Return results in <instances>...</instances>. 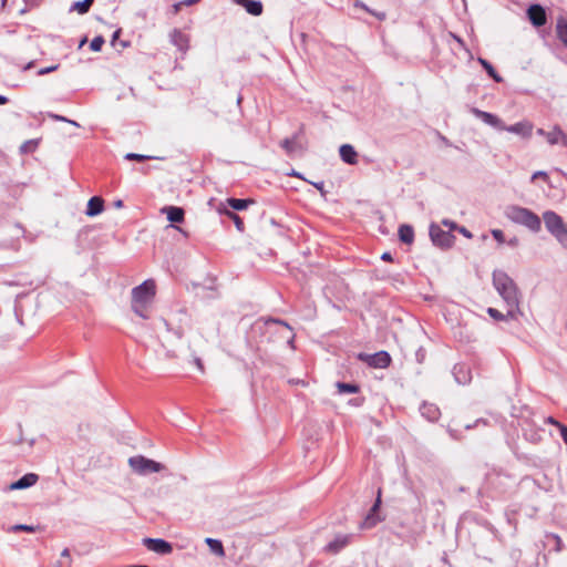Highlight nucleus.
<instances>
[{
	"mask_svg": "<svg viewBox=\"0 0 567 567\" xmlns=\"http://www.w3.org/2000/svg\"><path fill=\"white\" fill-rule=\"evenodd\" d=\"M546 140L550 145L560 143L567 147V134L558 125H555L550 132H547Z\"/></svg>",
	"mask_w": 567,
	"mask_h": 567,
	"instance_id": "nucleus-18",
	"label": "nucleus"
},
{
	"mask_svg": "<svg viewBox=\"0 0 567 567\" xmlns=\"http://www.w3.org/2000/svg\"><path fill=\"white\" fill-rule=\"evenodd\" d=\"M189 316L183 309H179L171 319H161L168 332H172L177 339H182L185 330L189 328Z\"/></svg>",
	"mask_w": 567,
	"mask_h": 567,
	"instance_id": "nucleus-3",
	"label": "nucleus"
},
{
	"mask_svg": "<svg viewBox=\"0 0 567 567\" xmlns=\"http://www.w3.org/2000/svg\"><path fill=\"white\" fill-rule=\"evenodd\" d=\"M471 112L473 115H475L477 118L482 120L485 124L496 128V130H503L505 127V123L496 115L482 111L476 107H472Z\"/></svg>",
	"mask_w": 567,
	"mask_h": 567,
	"instance_id": "nucleus-13",
	"label": "nucleus"
},
{
	"mask_svg": "<svg viewBox=\"0 0 567 567\" xmlns=\"http://www.w3.org/2000/svg\"><path fill=\"white\" fill-rule=\"evenodd\" d=\"M506 244L513 248L517 247L519 244V240L517 237H513L509 240L506 241Z\"/></svg>",
	"mask_w": 567,
	"mask_h": 567,
	"instance_id": "nucleus-51",
	"label": "nucleus"
},
{
	"mask_svg": "<svg viewBox=\"0 0 567 567\" xmlns=\"http://www.w3.org/2000/svg\"><path fill=\"white\" fill-rule=\"evenodd\" d=\"M337 388L340 393H357L359 392V385L354 383L337 382Z\"/></svg>",
	"mask_w": 567,
	"mask_h": 567,
	"instance_id": "nucleus-34",
	"label": "nucleus"
},
{
	"mask_svg": "<svg viewBox=\"0 0 567 567\" xmlns=\"http://www.w3.org/2000/svg\"><path fill=\"white\" fill-rule=\"evenodd\" d=\"M502 131L519 135L523 138H529L533 132V124L528 121H522L513 125L505 124V127H503Z\"/></svg>",
	"mask_w": 567,
	"mask_h": 567,
	"instance_id": "nucleus-15",
	"label": "nucleus"
},
{
	"mask_svg": "<svg viewBox=\"0 0 567 567\" xmlns=\"http://www.w3.org/2000/svg\"><path fill=\"white\" fill-rule=\"evenodd\" d=\"M487 313L491 318H493L494 320H497V321L511 319L509 316H507V313L504 315L501 311H498L497 309L492 308V307L487 308Z\"/></svg>",
	"mask_w": 567,
	"mask_h": 567,
	"instance_id": "nucleus-38",
	"label": "nucleus"
},
{
	"mask_svg": "<svg viewBox=\"0 0 567 567\" xmlns=\"http://www.w3.org/2000/svg\"><path fill=\"white\" fill-rule=\"evenodd\" d=\"M37 528L38 527L32 526V525L17 524V525L10 526L9 532H12V533H18V532L33 533V532H35Z\"/></svg>",
	"mask_w": 567,
	"mask_h": 567,
	"instance_id": "nucleus-35",
	"label": "nucleus"
},
{
	"mask_svg": "<svg viewBox=\"0 0 567 567\" xmlns=\"http://www.w3.org/2000/svg\"><path fill=\"white\" fill-rule=\"evenodd\" d=\"M115 206L116 207H122L123 206V202L121 199L115 202Z\"/></svg>",
	"mask_w": 567,
	"mask_h": 567,
	"instance_id": "nucleus-62",
	"label": "nucleus"
},
{
	"mask_svg": "<svg viewBox=\"0 0 567 567\" xmlns=\"http://www.w3.org/2000/svg\"><path fill=\"white\" fill-rule=\"evenodd\" d=\"M265 326L267 327H271V326H281L286 329V331L288 332V336H287V342L288 344L291 347V348H295V333L292 332V328L289 326V323H287L286 321L281 320V319H275V318H268L266 321H265Z\"/></svg>",
	"mask_w": 567,
	"mask_h": 567,
	"instance_id": "nucleus-23",
	"label": "nucleus"
},
{
	"mask_svg": "<svg viewBox=\"0 0 567 567\" xmlns=\"http://www.w3.org/2000/svg\"><path fill=\"white\" fill-rule=\"evenodd\" d=\"M559 244L567 248V225L555 236Z\"/></svg>",
	"mask_w": 567,
	"mask_h": 567,
	"instance_id": "nucleus-42",
	"label": "nucleus"
},
{
	"mask_svg": "<svg viewBox=\"0 0 567 567\" xmlns=\"http://www.w3.org/2000/svg\"><path fill=\"white\" fill-rule=\"evenodd\" d=\"M504 214L514 224L522 225L533 233H538L542 229L540 218L528 208L511 205L506 207Z\"/></svg>",
	"mask_w": 567,
	"mask_h": 567,
	"instance_id": "nucleus-2",
	"label": "nucleus"
},
{
	"mask_svg": "<svg viewBox=\"0 0 567 567\" xmlns=\"http://www.w3.org/2000/svg\"><path fill=\"white\" fill-rule=\"evenodd\" d=\"M399 238L404 244H412L414 240V230L413 227L410 225H401L399 227Z\"/></svg>",
	"mask_w": 567,
	"mask_h": 567,
	"instance_id": "nucleus-26",
	"label": "nucleus"
},
{
	"mask_svg": "<svg viewBox=\"0 0 567 567\" xmlns=\"http://www.w3.org/2000/svg\"><path fill=\"white\" fill-rule=\"evenodd\" d=\"M548 422H549V423H551V424H555V425H556V423H558V422H557V421H555L553 417H549V419H548Z\"/></svg>",
	"mask_w": 567,
	"mask_h": 567,
	"instance_id": "nucleus-64",
	"label": "nucleus"
},
{
	"mask_svg": "<svg viewBox=\"0 0 567 567\" xmlns=\"http://www.w3.org/2000/svg\"><path fill=\"white\" fill-rule=\"evenodd\" d=\"M556 426L559 429L563 441L567 444V426L561 423H556Z\"/></svg>",
	"mask_w": 567,
	"mask_h": 567,
	"instance_id": "nucleus-45",
	"label": "nucleus"
},
{
	"mask_svg": "<svg viewBox=\"0 0 567 567\" xmlns=\"http://www.w3.org/2000/svg\"><path fill=\"white\" fill-rule=\"evenodd\" d=\"M128 465L135 473L140 475L161 472L164 468L162 463L147 458L143 455L130 457Z\"/></svg>",
	"mask_w": 567,
	"mask_h": 567,
	"instance_id": "nucleus-4",
	"label": "nucleus"
},
{
	"mask_svg": "<svg viewBox=\"0 0 567 567\" xmlns=\"http://www.w3.org/2000/svg\"><path fill=\"white\" fill-rule=\"evenodd\" d=\"M302 133V128L299 132L295 133L291 137H287L280 142V146L284 148L288 156H292L296 152H305L306 146L300 142V135Z\"/></svg>",
	"mask_w": 567,
	"mask_h": 567,
	"instance_id": "nucleus-11",
	"label": "nucleus"
},
{
	"mask_svg": "<svg viewBox=\"0 0 567 567\" xmlns=\"http://www.w3.org/2000/svg\"><path fill=\"white\" fill-rule=\"evenodd\" d=\"M59 69V64H54V65H51V66H48V68H42L38 71V74L39 75H44V74H49L51 72H54Z\"/></svg>",
	"mask_w": 567,
	"mask_h": 567,
	"instance_id": "nucleus-44",
	"label": "nucleus"
},
{
	"mask_svg": "<svg viewBox=\"0 0 567 567\" xmlns=\"http://www.w3.org/2000/svg\"><path fill=\"white\" fill-rule=\"evenodd\" d=\"M225 215H226L227 217H229V218L234 221V224H235L236 228H237L240 233H243V231L245 230V224H244V220L241 219V217H240L239 215H237V214H236V213H234L233 210H225Z\"/></svg>",
	"mask_w": 567,
	"mask_h": 567,
	"instance_id": "nucleus-33",
	"label": "nucleus"
},
{
	"mask_svg": "<svg viewBox=\"0 0 567 567\" xmlns=\"http://www.w3.org/2000/svg\"><path fill=\"white\" fill-rule=\"evenodd\" d=\"M93 2L94 0L76 1L71 6L70 11H76L79 14H85L90 11Z\"/></svg>",
	"mask_w": 567,
	"mask_h": 567,
	"instance_id": "nucleus-32",
	"label": "nucleus"
},
{
	"mask_svg": "<svg viewBox=\"0 0 567 567\" xmlns=\"http://www.w3.org/2000/svg\"><path fill=\"white\" fill-rule=\"evenodd\" d=\"M493 286L507 306V316L517 320L523 315L519 308L520 292L516 282L504 270L496 269L492 274Z\"/></svg>",
	"mask_w": 567,
	"mask_h": 567,
	"instance_id": "nucleus-1",
	"label": "nucleus"
},
{
	"mask_svg": "<svg viewBox=\"0 0 567 567\" xmlns=\"http://www.w3.org/2000/svg\"><path fill=\"white\" fill-rule=\"evenodd\" d=\"M145 308H146V305H144V303H135V302H132V309H133V311H134L137 316H140V317H142V318H144V319H145V318H147V315L145 313Z\"/></svg>",
	"mask_w": 567,
	"mask_h": 567,
	"instance_id": "nucleus-41",
	"label": "nucleus"
},
{
	"mask_svg": "<svg viewBox=\"0 0 567 567\" xmlns=\"http://www.w3.org/2000/svg\"><path fill=\"white\" fill-rule=\"evenodd\" d=\"M456 230H458V233H461L466 238H472L473 237L472 233L467 228H465L463 226H457Z\"/></svg>",
	"mask_w": 567,
	"mask_h": 567,
	"instance_id": "nucleus-48",
	"label": "nucleus"
},
{
	"mask_svg": "<svg viewBox=\"0 0 567 567\" xmlns=\"http://www.w3.org/2000/svg\"><path fill=\"white\" fill-rule=\"evenodd\" d=\"M480 423H483L484 425H486V424H487L486 420H484V419H478V420H476V421H475V423H474V424H466V425H465V429H466V430H471V429H473V427L477 426Z\"/></svg>",
	"mask_w": 567,
	"mask_h": 567,
	"instance_id": "nucleus-49",
	"label": "nucleus"
},
{
	"mask_svg": "<svg viewBox=\"0 0 567 567\" xmlns=\"http://www.w3.org/2000/svg\"><path fill=\"white\" fill-rule=\"evenodd\" d=\"M381 506V489L379 488L377 499L373 506L370 508L369 513L365 515L364 519L360 524L361 529H370L374 527L379 522H381V517L379 515V509Z\"/></svg>",
	"mask_w": 567,
	"mask_h": 567,
	"instance_id": "nucleus-8",
	"label": "nucleus"
},
{
	"mask_svg": "<svg viewBox=\"0 0 567 567\" xmlns=\"http://www.w3.org/2000/svg\"><path fill=\"white\" fill-rule=\"evenodd\" d=\"M536 178H543L544 181H548V175L544 171H537L532 175V181H535Z\"/></svg>",
	"mask_w": 567,
	"mask_h": 567,
	"instance_id": "nucleus-47",
	"label": "nucleus"
},
{
	"mask_svg": "<svg viewBox=\"0 0 567 567\" xmlns=\"http://www.w3.org/2000/svg\"><path fill=\"white\" fill-rule=\"evenodd\" d=\"M104 210V199L100 196H93L89 199L85 214L90 217L100 215Z\"/></svg>",
	"mask_w": 567,
	"mask_h": 567,
	"instance_id": "nucleus-20",
	"label": "nucleus"
},
{
	"mask_svg": "<svg viewBox=\"0 0 567 567\" xmlns=\"http://www.w3.org/2000/svg\"><path fill=\"white\" fill-rule=\"evenodd\" d=\"M442 224H443L444 226L449 227V228H450V231H451L452 229H456V228H457V225H456L454 221L449 220V219H444V220L442 221Z\"/></svg>",
	"mask_w": 567,
	"mask_h": 567,
	"instance_id": "nucleus-50",
	"label": "nucleus"
},
{
	"mask_svg": "<svg viewBox=\"0 0 567 567\" xmlns=\"http://www.w3.org/2000/svg\"><path fill=\"white\" fill-rule=\"evenodd\" d=\"M556 34L558 40L567 48V20L564 17L557 19Z\"/></svg>",
	"mask_w": 567,
	"mask_h": 567,
	"instance_id": "nucleus-25",
	"label": "nucleus"
},
{
	"mask_svg": "<svg viewBox=\"0 0 567 567\" xmlns=\"http://www.w3.org/2000/svg\"><path fill=\"white\" fill-rule=\"evenodd\" d=\"M205 543L209 547L210 551L217 555L218 557L225 556V549L223 543L219 539L207 537Z\"/></svg>",
	"mask_w": 567,
	"mask_h": 567,
	"instance_id": "nucleus-29",
	"label": "nucleus"
},
{
	"mask_svg": "<svg viewBox=\"0 0 567 567\" xmlns=\"http://www.w3.org/2000/svg\"><path fill=\"white\" fill-rule=\"evenodd\" d=\"M68 123L74 125V126H79V123H76L75 121H72V120H68L66 121Z\"/></svg>",
	"mask_w": 567,
	"mask_h": 567,
	"instance_id": "nucleus-63",
	"label": "nucleus"
},
{
	"mask_svg": "<svg viewBox=\"0 0 567 567\" xmlns=\"http://www.w3.org/2000/svg\"><path fill=\"white\" fill-rule=\"evenodd\" d=\"M162 213H165L167 216V219L171 223H177L181 224L184 221L185 212L182 207L177 206H165L162 208Z\"/></svg>",
	"mask_w": 567,
	"mask_h": 567,
	"instance_id": "nucleus-21",
	"label": "nucleus"
},
{
	"mask_svg": "<svg viewBox=\"0 0 567 567\" xmlns=\"http://www.w3.org/2000/svg\"><path fill=\"white\" fill-rule=\"evenodd\" d=\"M477 61L495 82L499 83L503 81V78L496 72L494 66L487 60L478 58Z\"/></svg>",
	"mask_w": 567,
	"mask_h": 567,
	"instance_id": "nucleus-31",
	"label": "nucleus"
},
{
	"mask_svg": "<svg viewBox=\"0 0 567 567\" xmlns=\"http://www.w3.org/2000/svg\"><path fill=\"white\" fill-rule=\"evenodd\" d=\"M246 12L254 16L259 17L262 14L264 6L261 1L259 0H249L244 3V7Z\"/></svg>",
	"mask_w": 567,
	"mask_h": 567,
	"instance_id": "nucleus-27",
	"label": "nucleus"
},
{
	"mask_svg": "<svg viewBox=\"0 0 567 567\" xmlns=\"http://www.w3.org/2000/svg\"><path fill=\"white\" fill-rule=\"evenodd\" d=\"M121 30H116L112 35V44H114L115 40L118 38Z\"/></svg>",
	"mask_w": 567,
	"mask_h": 567,
	"instance_id": "nucleus-57",
	"label": "nucleus"
},
{
	"mask_svg": "<svg viewBox=\"0 0 567 567\" xmlns=\"http://www.w3.org/2000/svg\"><path fill=\"white\" fill-rule=\"evenodd\" d=\"M339 155L346 164L355 165L358 163V153L351 144H342Z\"/></svg>",
	"mask_w": 567,
	"mask_h": 567,
	"instance_id": "nucleus-19",
	"label": "nucleus"
},
{
	"mask_svg": "<svg viewBox=\"0 0 567 567\" xmlns=\"http://www.w3.org/2000/svg\"><path fill=\"white\" fill-rule=\"evenodd\" d=\"M51 117L56 120V121H61V122H66L68 121L66 117H64L62 115H56V114H52Z\"/></svg>",
	"mask_w": 567,
	"mask_h": 567,
	"instance_id": "nucleus-54",
	"label": "nucleus"
},
{
	"mask_svg": "<svg viewBox=\"0 0 567 567\" xmlns=\"http://www.w3.org/2000/svg\"><path fill=\"white\" fill-rule=\"evenodd\" d=\"M526 14L529 22L536 28H540L547 22L546 10L538 3L530 4L526 11Z\"/></svg>",
	"mask_w": 567,
	"mask_h": 567,
	"instance_id": "nucleus-10",
	"label": "nucleus"
},
{
	"mask_svg": "<svg viewBox=\"0 0 567 567\" xmlns=\"http://www.w3.org/2000/svg\"><path fill=\"white\" fill-rule=\"evenodd\" d=\"M171 38H172V42L176 47H178L181 50H185L187 48L188 40L182 31L174 29L171 34Z\"/></svg>",
	"mask_w": 567,
	"mask_h": 567,
	"instance_id": "nucleus-30",
	"label": "nucleus"
},
{
	"mask_svg": "<svg viewBox=\"0 0 567 567\" xmlns=\"http://www.w3.org/2000/svg\"><path fill=\"white\" fill-rule=\"evenodd\" d=\"M39 480V476L34 473H28L20 477L18 481L11 483L8 486V489L16 491V489H24L33 486Z\"/></svg>",
	"mask_w": 567,
	"mask_h": 567,
	"instance_id": "nucleus-16",
	"label": "nucleus"
},
{
	"mask_svg": "<svg viewBox=\"0 0 567 567\" xmlns=\"http://www.w3.org/2000/svg\"><path fill=\"white\" fill-rule=\"evenodd\" d=\"M183 7H185V6H184V4H181V1H179V2H177V3H175V4H174V10H175V12H178Z\"/></svg>",
	"mask_w": 567,
	"mask_h": 567,
	"instance_id": "nucleus-58",
	"label": "nucleus"
},
{
	"mask_svg": "<svg viewBox=\"0 0 567 567\" xmlns=\"http://www.w3.org/2000/svg\"><path fill=\"white\" fill-rule=\"evenodd\" d=\"M352 537V534H339L333 538V540L327 544L324 549L328 553L337 554L350 544Z\"/></svg>",
	"mask_w": 567,
	"mask_h": 567,
	"instance_id": "nucleus-14",
	"label": "nucleus"
},
{
	"mask_svg": "<svg viewBox=\"0 0 567 567\" xmlns=\"http://www.w3.org/2000/svg\"><path fill=\"white\" fill-rule=\"evenodd\" d=\"M358 359L365 362L371 368L385 369L391 363V357L386 351H379L373 354L361 352L358 354Z\"/></svg>",
	"mask_w": 567,
	"mask_h": 567,
	"instance_id": "nucleus-7",
	"label": "nucleus"
},
{
	"mask_svg": "<svg viewBox=\"0 0 567 567\" xmlns=\"http://www.w3.org/2000/svg\"><path fill=\"white\" fill-rule=\"evenodd\" d=\"M227 205L234 210H245L249 207V205L254 204V200L250 198H227Z\"/></svg>",
	"mask_w": 567,
	"mask_h": 567,
	"instance_id": "nucleus-24",
	"label": "nucleus"
},
{
	"mask_svg": "<svg viewBox=\"0 0 567 567\" xmlns=\"http://www.w3.org/2000/svg\"><path fill=\"white\" fill-rule=\"evenodd\" d=\"M38 145V142L34 141V140H29V141H25L21 146H20V151L22 153H29V152H32L33 150H35Z\"/></svg>",
	"mask_w": 567,
	"mask_h": 567,
	"instance_id": "nucleus-40",
	"label": "nucleus"
},
{
	"mask_svg": "<svg viewBox=\"0 0 567 567\" xmlns=\"http://www.w3.org/2000/svg\"><path fill=\"white\" fill-rule=\"evenodd\" d=\"M381 259L384 261H392V255L389 251L382 254Z\"/></svg>",
	"mask_w": 567,
	"mask_h": 567,
	"instance_id": "nucleus-53",
	"label": "nucleus"
},
{
	"mask_svg": "<svg viewBox=\"0 0 567 567\" xmlns=\"http://www.w3.org/2000/svg\"><path fill=\"white\" fill-rule=\"evenodd\" d=\"M545 545L551 547L556 553H559L563 549V540L556 534H546Z\"/></svg>",
	"mask_w": 567,
	"mask_h": 567,
	"instance_id": "nucleus-28",
	"label": "nucleus"
},
{
	"mask_svg": "<svg viewBox=\"0 0 567 567\" xmlns=\"http://www.w3.org/2000/svg\"><path fill=\"white\" fill-rule=\"evenodd\" d=\"M425 354H426V351L425 349H423L422 347L419 348L415 352V359L419 363H423L424 359H425Z\"/></svg>",
	"mask_w": 567,
	"mask_h": 567,
	"instance_id": "nucleus-46",
	"label": "nucleus"
},
{
	"mask_svg": "<svg viewBox=\"0 0 567 567\" xmlns=\"http://www.w3.org/2000/svg\"><path fill=\"white\" fill-rule=\"evenodd\" d=\"M420 412L422 416L431 422L437 421L441 415L440 409L435 404L427 402L420 406Z\"/></svg>",
	"mask_w": 567,
	"mask_h": 567,
	"instance_id": "nucleus-22",
	"label": "nucleus"
},
{
	"mask_svg": "<svg viewBox=\"0 0 567 567\" xmlns=\"http://www.w3.org/2000/svg\"><path fill=\"white\" fill-rule=\"evenodd\" d=\"M124 158L126 161L144 162V161H147V159H156L157 157L150 156V155L137 154V153H127V154H125Z\"/></svg>",
	"mask_w": 567,
	"mask_h": 567,
	"instance_id": "nucleus-36",
	"label": "nucleus"
},
{
	"mask_svg": "<svg viewBox=\"0 0 567 567\" xmlns=\"http://www.w3.org/2000/svg\"><path fill=\"white\" fill-rule=\"evenodd\" d=\"M105 40L102 35H97L95 37L91 43H90V49L94 52H99L101 51L103 44H104Z\"/></svg>",
	"mask_w": 567,
	"mask_h": 567,
	"instance_id": "nucleus-39",
	"label": "nucleus"
},
{
	"mask_svg": "<svg viewBox=\"0 0 567 567\" xmlns=\"http://www.w3.org/2000/svg\"><path fill=\"white\" fill-rule=\"evenodd\" d=\"M200 0H182L181 1V4H184L185 7H189V6H193L197 2H199Z\"/></svg>",
	"mask_w": 567,
	"mask_h": 567,
	"instance_id": "nucleus-52",
	"label": "nucleus"
},
{
	"mask_svg": "<svg viewBox=\"0 0 567 567\" xmlns=\"http://www.w3.org/2000/svg\"><path fill=\"white\" fill-rule=\"evenodd\" d=\"M61 556L64 558H70V550L68 548H64L61 553Z\"/></svg>",
	"mask_w": 567,
	"mask_h": 567,
	"instance_id": "nucleus-56",
	"label": "nucleus"
},
{
	"mask_svg": "<svg viewBox=\"0 0 567 567\" xmlns=\"http://www.w3.org/2000/svg\"><path fill=\"white\" fill-rule=\"evenodd\" d=\"M429 233L432 243L440 248H451L454 244L455 236L450 230H443L434 223L430 225Z\"/></svg>",
	"mask_w": 567,
	"mask_h": 567,
	"instance_id": "nucleus-6",
	"label": "nucleus"
},
{
	"mask_svg": "<svg viewBox=\"0 0 567 567\" xmlns=\"http://www.w3.org/2000/svg\"><path fill=\"white\" fill-rule=\"evenodd\" d=\"M155 282L147 279L137 287L132 289V302L147 305L155 296Z\"/></svg>",
	"mask_w": 567,
	"mask_h": 567,
	"instance_id": "nucleus-5",
	"label": "nucleus"
},
{
	"mask_svg": "<svg viewBox=\"0 0 567 567\" xmlns=\"http://www.w3.org/2000/svg\"><path fill=\"white\" fill-rule=\"evenodd\" d=\"M144 545L148 550H152L159 555H168L173 551V546L165 539L162 538H144Z\"/></svg>",
	"mask_w": 567,
	"mask_h": 567,
	"instance_id": "nucleus-12",
	"label": "nucleus"
},
{
	"mask_svg": "<svg viewBox=\"0 0 567 567\" xmlns=\"http://www.w3.org/2000/svg\"><path fill=\"white\" fill-rule=\"evenodd\" d=\"M537 134L540 135V136H545L546 137L547 132L545 130H543V128H538L537 130Z\"/></svg>",
	"mask_w": 567,
	"mask_h": 567,
	"instance_id": "nucleus-61",
	"label": "nucleus"
},
{
	"mask_svg": "<svg viewBox=\"0 0 567 567\" xmlns=\"http://www.w3.org/2000/svg\"><path fill=\"white\" fill-rule=\"evenodd\" d=\"M315 187L322 190L323 189V182H319V183H313Z\"/></svg>",
	"mask_w": 567,
	"mask_h": 567,
	"instance_id": "nucleus-59",
	"label": "nucleus"
},
{
	"mask_svg": "<svg viewBox=\"0 0 567 567\" xmlns=\"http://www.w3.org/2000/svg\"><path fill=\"white\" fill-rule=\"evenodd\" d=\"M491 234L494 237V239L497 240L499 244L505 243V236L501 229H493Z\"/></svg>",
	"mask_w": 567,
	"mask_h": 567,
	"instance_id": "nucleus-43",
	"label": "nucleus"
},
{
	"mask_svg": "<svg viewBox=\"0 0 567 567\" xmlns=\"http://www.w3.org/2000/svg\"><path fill=\"white\" fill-rule=\"evenodd\" d=\"M195 363L200 371H204L203 362L199 358H195Z\"/></svg>",
	"mask_w": 567,
	"mask_h": 567,
	"instance_id": "nucleus-55",
	"label": "nucleus"
},
{
	"mask_svg": "<svg viewBox=\"0 0 567 567\" xmlns=\"http://www.w3.org/2000/svg\"><path fill=\"white\" fill-rule=\"evenodd\" d=\"M453 375L458 384H467L472 380L471 370L466 364L457 363L453 368Z\"/></svg>",
	"mask_w": 567,
	"mask_h": 567,
	"instance_id": "nucleus-17",
	"label": "nucleus"
},
{
	"mask_svg": "<svg viewBox=\"0 0 567 567\" xmlns=\"http://www.w3.org/2000/svg\"><path fill=\"white\" fill-rule=\"evenodd\" d=\"M8 103V97L0 94V105Z\"/></svg>",
	"mask_w": 567,
	"mask_h": 567,
	"instance_id": "nucleus-60",
	"label": "nucleus"
},
{
	"mask_svg": "<svg viewBox=\"0 0 567 567\" xmlns=\"http://www.w3.org/2000/svg\"><path fill=\"white\" fill-rule=\"evenodd\" d=\"M355 7L362 8L363 10H365L369 13H371L372 16H374L380 21H383L386 18L385 12L373 11L369 7H367L362 1H357L355 2Z\"/></svg>",
	"mask_w": 567,
	"mask_h": 567,
	"instance_id": "nucleus-37",
	"label": "nucleus"
},
{
	"mask_svg": "<svg viewBox=\"0 0 567 567\" xmlns=\"http://www.w3.org/2000/svg\"><path fill=\"white\" fill-rule=\"evenodd\" d=\"M545 227L554 237L566 226L563 218L553 210H546L543 214Z\"/></svg>",
	"mask_w": 567,
	"mask_h": 567,
	"instance_id": "nucleus-9",
	"label": "nucleus"
}]
</instances>
